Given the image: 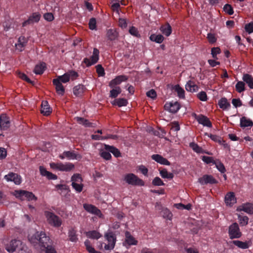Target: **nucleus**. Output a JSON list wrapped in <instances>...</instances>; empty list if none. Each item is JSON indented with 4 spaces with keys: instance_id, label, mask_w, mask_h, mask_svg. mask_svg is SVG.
<instances>
[{
    "instance_id": "f257e3e1",
    "label": "nucleus",
    "mask_w": 253,
    "mask_h": 253,
    "mask_svg": "<svg viewBox=\"0 0 253 253\" xmlns=\"http://www.w3.org/2000/svg\"><path fill=\"white\" fill-rule=\"evenodd\" d=\"M32 244H38L41 247L46 248L49 246L50 238L43 232H36L32 236L29 238Z\"/></svg>"
},
{
    "instance_id": "f03ea898",
    "label": "nucleus",
    "mask_w": 253,
    "mask_h": 253,
    "mask_svg": "<svg viewBox=\"0 0 253 253\" xmlns=\"http://www.w3.org/2000/svg\"><path fill=\"white\" fill-rule=\"evenodd\" d=\"M44 215L49 224L57 227L61 226L62 223L61 219L54 213L48 211H45L44 212Z\"/></svg>"
},
{
    "instance_id": "7ed1b4c3",
    "label": "nucleus",
    "mask_w": 253,
    "mask_h": 253,
    "mask_svg": "<svg viewBox=\"0 0 253 253\" xmlns=\"http://www.w3.org/2000/svg\"><path fill=\"white\" fill-rule=\"evenodd\" d=\"M125 181L132 185L144 186V182L133 173H128L125 175Z\"/></svg>"
},
{
    "instance_id": "20e7f679",
    "label": "nucleus",
    "mask_w": 253,
    "mask_h": 253,
    "mask_svg": "<svg viewBox=\"0 0 253 253\" xmlns=\"http://www.w3.org/2000/svg\"><path fill=\"white\" fill-rule=\"evenodd\" d=\"M14 193L16 197L20 198L21 200H23L22 197L23 196L26 197L28 201H37V197H36L35 195L31 192H29L23 190H15Z\"/></svg>"
},
{
    "instance_id": "39448f33",
    "label": "nucleus",
    "mask_w": 253,
    "mask_h": 253,
    "mask_svg": "<svg viewBox=\"0 0 253 253\" xmlns=\"http://www.w3.org/2000/svg\"><path fill=\"white\" fill-rule=\"evenodd\" d=\"M230 238H239L242 236V233L240 231L238 224L235 222L229 227L228 231Z\"/></svg>"
},
{
    "instance_id": "423d86ee",
    "label": "nucleus",
    "mask_w": 253,
    "mask_h": 253,
    "mask_svg": "<svg viewBox=\"0 0 253 253\" xmlns=\"http://www.w3.org/2000/svg\"><path fill=\"white\" fill-rule=\"evenodd\" d=\"M99 50L94 48L93 49V54L90 57L91 61H90V59L87 58H85L84 60V63L87 67L95 64L99 59Z\"/></svg>"
},
{
    "instance_id": "0eeeda50",
    "label": "nucleus",
    "mask_w": 253,
    "mask_h": 253,
    "mask_svg": "<svg viewBox=\"0 0 253 253\" xmlns=\"http://www.w3.org/2000/svg\"><path fill=\"white\" fill-rule=\"evenodd\" d=\"M164 108L165 110H167L171 113L175 114L180 108V105L177 101L174 102V103H167L164 106Z\"/></svg>"
},
{
    "instance_id": "6e6552de",
    "label": "nucleus",
    "mask_w": 253,
    "mask_h": 253,
    "mask_svg": "<svg viewBox=\"0 0 253 253\" xmlns=\"http://www.w3.org/2000/svg\"><path fill=\"white\" fill-rule=\"evenodd\" d=\"M41 17V15L39 12L33 13L29 17L28 19L23 23L22 26L24 27L27 25L37 23L40 21Z\"/></svg>"
},
{
    "instance_id": "1a4fd4ad",
    "label": "nucleus",
    "mask_w": 253,
    "mask_h": 253,
    "mask_svg": "<svg viewBox=\"0 0 253 253\" xmlns=\"http://www.w3.org/2000/svg\"><path fill=\"white\" fill-rule=\"evenodd\" d=\"M198 182L202 185L207 184L209 183L211 184H216L218 182L212 175L207 174H205L202 177H200L198 179Z\"/></svg>"
},
{
    "instance_id": "9d476101",
    "label": "nucleus",
    "mask_w": 253,
    "mask_h": 253,
    "mask_svg": "<svg viewBox=\"0 0 253 253\" xmlns=\"http://www.w3.org/2000/svg\"><path fill=\"white\" fill-rule=\"evenodd\" d=\"M4 178L7 181H13L16 184H20L21 182V176L16 173L10 172L4 176Z\"/></svg>"
},
{
    "instance_id": "9b49d317",
    "label": "nucleus",
    "mask_w": 253,
    "mask_h": 253,
    "mask_svg": "<svg viewBox=\"0 0 253 253\" xmlns=\"http://www.w3.org/2000/svg\"><path fill=\"white\" fill-rule=\"evenodd\" d=\"M127 80L128 77L125 75L118 76L109 83V85L111 88H114L116 87V85L120 84L122 82L126 81Z\"/></svg>"
},
{
    "instance_id": "f8f14e48",
    "label": "nucleus",
    "mask_w": 253,
    "mask_h": 253,
    "mask_svg": "<svg viewBox=\"0 0 253 253\" xmlns=\"http://www.w3.org/2000/svg\"><path fill=\"white\" fill-rule=\"evenodd\" d=\"M84 208L87 211L99 217H101L102 215L100 210L92 205L85 204L84 205Z\"/></svg>"
},
{
    "instance_id": "ddd939ff",
    "label": "nucleus",
    "mask_w": 253,
    "mask_h": 253,
    "mask_svg": "<svg viewBox=\"0 0 253 253\" xmlns=\"http://www.w3.org/2000/svg\"><path fill=\"white\" fill-rule=\"evenodd\" d=\"M10 126V122L5 114L0 116V129L1 130H7Z\"/></svg>"
},
{
    "instance_id": "4468645a",
    "label": "nucleus",
    "mask_w": 253,
    "mask_h": 253,
    "mask_svg": "<svg viewBox=\"0 0 253 253\" xmlns=\"http://www.w3.org/2000/svg\"><path fill=\"white\" fill-rule=\"evenodd\" d=\"M20 243V240H12L9 244L5 245V249L9 253H13L16 251Z\"/></svg>"
},
{
    "instance_id": "2eb2a0df",
    "label": "nucleus",
    "mask_w": 253,
    "mask_h": 253,
    "mask_svg": "<svg viewBox=\"0 0 253 253\" xmlns=\"http://www.w3.org/2000/svg\"><path fill=\"white\" fill-rule=\"evenodd\" d=\"M238 211H244L248 214H253V204L246 203L242 204L237 209Z\"/></svg>"
},
{
    "instance_id": "dca6fc26",
    "label": "nucleus",
    "mask_w": 253,
    "mask_h": 253,
    "mask_svg": "<svg viewBox=\"0 0 253 253\" xmlns=\"http://www.w3.org/2000/svg\"><path fill=\"white\" fill-rule=\"evenodd\" d=\"M39 169L40 173L42 176H46L48 179H56L57 176L47 171L43 166H40Z\"/></svg>"
},
{
    "instance_id": "f3484780",
    "label": "nucleus",
    "mask_w": 253,
    "mask_h": 253,
    "mask_svg": "<svg viewBox=\"0 0 253 253\" xmlns=\"http://www.w3.org/2000/svg\"><path fill=\"white\" fill-rule=\"evenodd\" d=\"M225 202L227 205L232 206L236 203V198L234 193L233 192H228L225 196Z\"/></svg>"
},
{
    "instance_id": "a211bd4d",
    "label": "nucleus",
    "mask_w": 253,
    "mask_h": 253,
    "mask_svg": "<svg viewBox=\"0 0 253 253\" xmlns=\"http://www.w3.org/2000/svg\"><path fill=\"white\" fill-rule=\"evenodd\" d=\"M41 112L44 116H48L51 113V109L47 101L42 102Z\"/></svg>"
},
{
    "instance_id": "6ab92c4d",
    "label": "nucleus",
    "mask_w": 253,
    "mask_h": 253,
    "mask_svg": "<svg viewBox=\"0 0 253 253\" xmlns=\"http://www.w3.org/2000/svg\"><path fill=\"white\" fill-rule=\"evenodd\" d=\"M53 84L55 86L56 91L59 95H63L65 93V88L61 83L57 80H53Z\"/></svg>"
},
{
    "instance_id": "aec40b11",
    "label": "nucleus",
    "mask_w": 253,
    "mask_h": 253,
    "mask_svg": "<svg viewBox=\"0 0 253 253\" xmlns=\"http://www.w3.org/2000/svg\"><path fill=\"white\" fill-rule=\"evenodd\" d=\"M104 149L111 153H112L115 157H119L121 156L120 151L118 149L114 146H110L106 144H104Z\"/></svg>"
},
{
    "instance_id": "412c9836",
    "label": "nucleus",
    "mask_w": 253,
    "mask_h": 253,
    "mask_svg": "<svg viewBox=\"0 0 253 253\" xmlns=\"http://www.w3.org/2000/svg\"><path fill=\"white\" fill-rule=\"evenodd\" d=\"M197 121L199 124L203 125L204 126L209 127L212 126V124L209 119L203 115H200V118Z\"/></svg>"
},
{
    "instance_id": "4be33fe9",
    "label": "nucleus",
    "mask_w": 253,
    "mask_h": 253,
    "mask_svg": "<svg viewBox=\"0 0 253 253\" xmlns=\"http://www.w3.org/2000/svg\"><path fill=\"white\" fill-rule=\"evenodd\" d=\"M243 82L246 83L251 89H253V77L251 75L243 74Z\"/></svg>"
},
{
    "instance_id": "5701e85b",
    "label": "nucleus",
    "mask_w": 253,
    "mask_h": 253,
    "mask_svg": "<svg viewBox=\"0 0 253 253\" xmlns=\"http://www.w3.org/2000/svg\"><path fill=\"white\" fill-rule=\"evenodd\" d=\"M161 32L165 36L168 37L171 33V27L169 23L162 25L160 28Z\"/></svg>"
},
{
    "instance_id": "b1692460",
    "label": "nucleus",
    "mask_w": 253,
    "mask_h": 253,
    "mask_svg": "<svg viewBox=\"0 0 253 253\" xmlns=\"http://www.w3.org/2000/svg\"><path fill=\"white\" fill-rule=\"evenodd\" d=\"M185 89L188 91L194 92L198 90L199 87L192 81H189L185 85Z\"/></svg>"
},
{
    "instance_id": "393cba45",
    "label": "nucleus",
    "mask_w": 253,
    "mask_h": 253,
    "mask_svg": "<svg viewBox=\"0 0 253 253\" xmlns=\"http://www.w3.org/2000/svg\"><path fill=\"white\" fill-rule=\"evenodd\" d=\"M85 89V86L82 84L76 85L73 88L74 94L76 96H80L83 94Z\"/></svg>"
},
{
    "instance_id": "a878e982",
    "label": "nucleus",
    "mask_w": 253,
    "mask_h": 253,
    "mask_svg": "<svg viewBox=\"0 0 253 253\" xmlns=\"http://www.w3.org/2000/svg\"><path fill=\"white\" fill-rule=\"evenodd\" d=\"M27 40L23 36H21L18 39V43L15 44L16 48L20 51H22L23 48L26 45Z\"/></svg>"
},
{
    "instance_id": "bb28decb",
    "label": "nucleus",
    "mask_w": 253,
    "mask_h": 253,
    "mask_svg": "<svg viewBox=\"0 0 253 253\" xmlns=\"http://www.w3.org/2000/svg\"><path fill=\"white\" fill-rule=\"evenodd\" d=\"M126 236V242L129 246L130 245H136L137 244V241L130 235V233L128 231H126L125 233Z\"/></svg>"
},
{
    "instance_id": "cd10ccee",
    "label": "nucleus",
    "mask_w": 253,
    "mask_h": 253,
    "mask_svg": "<svg viewBox=\"0 0 253 253\" xmlns=\"http://www.w3.org/2000/svg\"><path fill=\"white\" fill-rule=\"evenodd\" d=\"M253 122L249 119H247L246 117H243L240 119V126L241 127H246L248 126H252Z\"/></svg>"
},
{
    "instance_id": "c85d7f7f",
    "label": "nucleus",
    "mask_w": 253,
    "mask_h": 253,
    "mask_svg": "<svg viewBox=\"0 0 253 253\" xmlns=\"http://www.w3.org/2000/svg\"><path fill=\"white\" fill-rule=\"evenodd\" d=\"M46 68V64L44 62H42L35 66L34 72L36 74H42Z\"/></svg>"
},
{
    "instance_id": "c756f323",
    "label": "nucleus",
    "mask_w": 253,
    "mask_h": 253,
    "mask_svg": "<svg viewBox=\"0 0 253 253\" xmlns=\"http://www.w3.org/2000/svg\"><path fill=\"white\" fill-rule=\"evenodd\" d=\"M107 36L110 41H114L117 39L118 36V33L115 29H110L107 31Z\"/></svg>"
},
{
    "instance_id": "7c9ffc66",
    "label": "nucleus",
    "mask_w": 253,
    "mask_h": 253,
    "mask_svg": "<svg viewBox=\"0 0 253 253\" xmlns=\"http://www.w3.org/2000/svg\"><path fill=\"white\" fill-rule=\"evenodd\" d=\"M64 155H65L66 157L69 160H78L82 158L81 155L80 154H77L73 151H65L64 152Z\"/></svg>"
},
{
    "instance_id": "2f4dec72",
    "label": "nucleus",
    "mask_w": 253,
    "mask_h": 253,
    "mask_svg": "<svg viewBox=\"0 0 253 253\" xmlns=\"http://www.w3.org/2000/svg\"><path fill=\"white\" fill-rule=\"evenodd\" d=\"M218 104L219 107L223 110H225L230 107V104L228 102L227 99L223 97L221 98L218 101Z\"/></svg>"
},
{
    "instance_id": "473e14b6",
    "label": "nucleus",
    "mask_w": 253,
    "mask_h": 253,
    "mask_svg": "<svg viewBox=\"0 0 253 253\" xmlns=\"http://www.w3.org/2000/svg\"><path fill=\"white\" fill-rule=\"evenodd\" d=\"M127 100L123 98L115 99L112 102L113 105H118L120 107L126 106L127 105Z\"/></svg>"
},
{
    "instance_id": "72a5a7b5",
    "label": "nucleus",
    "mask_w": 253,
    "mask_h": 253,
    "mask_svg": "<svg viewBox=\"0 0 253 253\" xmlns=\"http://www.w3.org/2000/svg\"><path fill=\"white\" fill-rule=\"evenodd\" d=\"M164 37L161 35L152 34L150 37L151 41L155 42L158 43H162L164 41Z\"/></svg>"
},
{
    "instance_id": "f704fd0d",
    "label": "nucleus",
    "mask_w": 253,
    "mask_h": 253,
    "mask_svg": "<svg viewBox=\"0 0 253 253\" xmlns=\"http://www.w3.org/2000/svg\"><path fill=\"white\" fill-rule=\"evenodd\" d=\"M113 89L110 91V97L112 98H116L118 95L121 93L122 89L120 86H116L114 88H112Z\"/></svg>"
},
{
    "instance_id": "c9c22d12",
    "label": "nucleus",
    "mask_w": 253,
    "mask_h": 253,
    "mask_svg": "<svg viewBox=\"0 0 253 253\" xmlns=\"http://www.w3.org/2000/svg\"><path fill=\"white\" fill-rule=\"evenodd\" d=\"M85 234L88 238L93 239H98L101 236V234L95 230L86 232Z\"/></svg>"
},
{
    "instance_id": "e433bc0d",
    "label": "nucleus",
    "mask_w": 253,
    "mask_h": 253,
    "mask_svg": "<svg viewBox=\"0 0 253 253\" xmlns=\"http://www.w3.org/2000/svg\"><path fill=\"white\" fill-rule=\"evenodd\" d=\"M76 119L78 123L82 124L85 127H92L93 126L92 124L90 123L88 120L82 117H76Z\"/></svg>"
},
{
    "instance_id": "4c0bfd02",
    "label": "nucleus",
    "mask_w": 253,
    "mask_h": 253,
    "mask_svg": "<svg viewBox=\"0 0 253 253\" xmlns=\"http://www.w3.org/2000/svg\"><path fill=\"white\" fill-rule=\"evenodd\" d=\"M160 173L163 178L171 179L174 177V174L172 173H168L167 169H163L160 170Z\"/></svg>"
},
{
    "instance_id": "58836bf2",
    "label": "nucleus",
    "mask_w": 253,
    "mask_h": 253,
    "mask_svg": "<svg viewBox=\"0 0 253 253\" xmlns=\"http://www.w3.org/2000/svg\"><path fill=\"white\" fill-rule=\"evenodd\" d=\"M233 243L238 248L242 249H248L249 247L247 242H242L239 240H235L233 241Z\"/></svg>"
},
{
    "instance_id": "ea45409f",
    "label": "nucleus",
    "mask_w": 253,
    "mask_h": 253,
    "mask_svg": "<svg viewBox=\"0 0 253 253\" xmlns=\"http://www.w3.org/2000/svg\"><path fill=\"white\" fill-rule=\"evenodd\" d=\"M175 91L177 92L178 96L184 99L185 98V91L184 89L180 86L179 84H176L174 86Z\"/></svg>"
},
{
    "instance_id": "a19ab883",
    "label": "nucleus",
    "mask_w": 253,
    "mask_h": 253,
    "mask_svg": "<svg viewBox=\"0 0 253 253\" xmlns=\"http://www.w3.org/2000/svg\"><path fill=\"white\" fill-rule=\"evenodd\" d=\"M189 146L196 153H202L203 154L205 152V150H204L202 147H200L195 142H191L189 144Z\"/></svg>"
},
{
    "instance_id": "79ce46f5",
    "label": "nucleus",
    "mask_w": 253,
    "mask_h": 253,
    "mask_svg": "<svg viewBox=\"0 0 253 253\" xmlns=\"http://www.w3.org/2000/svg\"><path fill=\"white\" fill-rule=\"evenodd\" d=\"M68 236L69 240L71 242H76L78 240L76 234V231L73 229L69 230L68 233Z\"/></svg>"
},
{
    "instance_id": "37998d69",
    "label": "nucleus",
    "mask_w": 253,
    "mask_h": 253,
    "mask_svg": "<svg viewBox=\"0 0 253 253\" xmlns=\"http://www.w3.org/2000/svg\"><path fill=\"white\" fill-rule=\"evenodd\" d=\"M107 240L109 244H113V243H116V238L115 234L113 232L107 233L105 235Z\"/></svg>"
},
{
    "instance_id": "c03bdc74",
    "label": "nucleus",
    "mask_w": 253,
    "mask_h": 253,
    "mask_svg": "<svg viewBox=\"0 0 253 253\" xmlns=\"http://www.w3.org/2000/svg\"><path fill=\"white\" fill-rule=\"evenodd\" d=\"M50 166L51 167V168H52V169H57V170H60V171H64V164L61 163H50Z\"/></svg>"
},
{
    "instance_id": "a18cd8bd",
    "label": "nucleus",
    "mask_w": 253,
    "mask_h": 253,
    "mask_svg": "<svg viewBox=\"0 0 253 253\" xmlns=\"http://www.w3.org/2000/svg\"><path fill=\"white\" fill-rule=\"evenodd\" d=\"M54 80H57L60 83H66L70 81L68 74L67 73L62 76H58L57 78Z\"/></svg>"
},
{
    "instance_id": "49530a36",
    "label": "nucleus",
    "mask_w": 253,
    "mask_h": 253,
    "mask_svg": "<svg viewBox=\"0 0 253 253\" xmlns=\"http://www.w3.org/2000/svg\"><path fill=\"white\" fill-rule=\"evenodd\" d=\"M214 165L220 172L224 173L226 171L224 165L219 160H216L214 163Z\"/></svg>"
},
{
    "instance_id": "de8ad7c7",
    "label": "nucleus",
    "mask_w": 253,
    "mask_h": 253,
    "mask_svg": "<svg viewBox=\"0 0 253 253\" xmlns=\"http://www.w3.org/2000/svg\"><path fill=\"white\" fill-rule=\"evenodd\" d=\"M238 219L239 220L240 224L241 226H245L248 224L249 218L247 216H242L240 214L238 216Z\"/></svg>"
},
{
    "instance_id": "09e8293b",
    "label": "nucleus",
    "mask_w": 253,
    "mask_h": 253,
    "mask_svg": "<svg viewBox=\"0 0 253 253\" xmlns=\"http://www.w3.org/2000/svg\"><path fill=\"white\" fill-rule=\"evenodd\" d=\"M245 84L243 82H238L235 85L236 90L239 93L244 91L245 89Z\"/></svg>"
},
{
    "instance_id": "8fccbe9b",
    "label": "nucleus",
    "mask_w": 253,
    "mask_h": 253,
    "mask_svg": "<svg viewBox=\"0 0 253 253\" xmlns=\"http://www.w3.org/2000/svg\"><path fill=\"white\" fill-rule=\"evenodd\" d=\"M223 10L228 14L231 15L234 13L233 8L229 4H226L223 6Z\"/></svg>"
},
{
    "instance_id": "3c124183",
    "label": "nucleus",
    "mask_w": 253,
    "mask_h": 253,
    "mask_svg": "<svg viewBox=\"0 0 253 253\" xmlns=\"http://www.w3.org/2000/svg\"><path fill=\"white\" fill-rule=\"evenodd\" d=\"M162 213L164 218L168 219H170L172 216L171 212L167 208L162 210Z\"/></svg>"
},
{
    "instance_id": "603ef678",
    "label": "nucleus",
    "mask_w": 253,
    "mask_h": 253,
    "mask_svg": "<svg viewBox=\"0 0 253 253\" xmlns=\"http://www.w3.org/2000/svg\"><path fill=\"white\" fill-rule=\"evenodd\" d=\"M208 136L214 141L218 142L219 144H221L222 142H225L221 137L216 135L211 134H208Z\"/></svg>"
},
{
    "instance_id": "864d4df0",
    "label": "nucleus",
    "mask_w": 253,
    "mask_h": 253,
    "mask_svg": "<svg viewBox=\"0 0 253 253\" xmlns=\"http://www.w3.org/2000/svg\"><path fill=\"white\" fill-rule=\"evenodd\" d=\"M221 52V50L219 47H212L211 49V54L212 55V57L215 59H217V55L219 54Z\"/></svg>"
},
{
    "instance_id": "5fc2aeb1",
    "label": "nucleus",
    "mask_w": 253,
    "mask_h": 253,
    "mask_svg": "<svg viewBox=\"0 0 253 253\" xmlns=\"http://www.w3.org/2000/svg\"><path fill=\"white\" fill-rule=\"evenodd\" d=\"M18 77L21 79L22 80H24V81H25L26 82H27V83H30V84H32L34 85V82L33 81H32L26 75H25L24 73H21V72H19L18 73Z\"/></svg>"
},
{
    "instance_id": "6e6d98bb",
    "label": "nucleus",
    "mask_w": 253,
    "mask_h": 253,
    "mask_svg": "<svg viewBox=\"0 0 253 253\" xmlns=\"http://www.w3.org/2000/svg\"><path fill=\"white\" fill-rule=\"evenodd\" d=\"M71 181L72 182L81 183L83 181V179L80 174H74L71 177Z\"/></svg>"
},
{
    "instance_id": "4d7b16f0",
    "label": "nucleus",
    "mask_w": 253,
    "mask_h": 253,
    "mask_svg": "<svg viewBox=\"0 0 253 253\" xmlns=\"http://www.w3.org/2000/svg\"><path fill=\"white\" fill-rule=\"evenodd\" d=\"M152 183L154 186H163L165 185L164 182L159 177H156L153 180Z\"/></svg>"
},
{
    "instance_id": "13d9d810",
    "label": "nucleus",
    "mask_w": 253,
    "mask_h": 253,
    "mask_svg": "<svg viewBox=\"0 0 253 253\" xmlns=\"http://www.w3.org/2000/svg\"><path fill=\"white\" fill-rule=\"evenodd\" d=\"M100 156L106 160H109L111 159L112 156L109 151H100Z\"/></svg>"
},
{
    "instance_id": "bf43d9fd",
    "label": "nucleus",
    "mask_w": 253,
    "mask_h": 253,
    "mask_svg": "<svg viewBox=\"0 0 253 253\" xmlns=\"http://www.w3.org/2000/svg\"><path fill=\"white\" fill-rule=\"evenodd\" d=\"M84 245L86 247V250L89 253H94L95 250L92 246H90V243L89 240H86L84 242Z\"/></svg>"
},
{
    "instance_id": "052dcab7",
    "label": "nucleus",
    "mask_w": 253,
    "mask_h": 253,
    "mask_svg": "<svg viewBox=\"0 0 253 253\" xmlns=\"http://www.w3.org/2000/svg\"><path fill=\"white\" fill-rule=\"evenodd\" d=\"M202 160L207 164H209L210 163H212L214 164V163L216 161L213 160L212 157H208L206 156H202Z\"/></svg>"
},
{
    "instance_id": "680f3d73",
    "label": "nucleus",
    "mask_w": 253,
    "mask_h": 253,
    "mask_svg": "<svg viewBox=\"0 0 253 253\" xmlns=\"http://www.w3.org/2000/svg\"><path fill=\"white\" fill-rule=\"evenodd\" d=\"M96 21L95 18H91L89 21L88 25L90 30H93L96 28Z\"/></svg>"
},
{
    "instance_id": "e2e57ef3",
    "label": "nucleus",
    "mask_w": 253,
    "mask_h": 253,
    "mask_svg": "<svg viewBox=\"0 0 253 253\" xmlns=\"http://www.w3.org/2000/svg\"><path fill=\"white\" fill-rule=\"evenodd\" d=\"M67 74H68L69 79L71 78L72 80H75L79 76L78 73L74 70H70Z\"/></svg>"
},
{
    "instance_id": "0e129e2a",
    "label": "nucleus",
    "mask_w": 253,
    "mask_h": 253,
    "mask_svg": "<svg viewBox=\"0 0 253 253\" xmlns=\"http://www.w3.org/2000/svg\"><path fill=\"white\" fill-rule=\"evenodd\" d=\"M72 186L78 192H81L83 190V184H79L78 183L72 182Z\"/></svg>"
},
{
    "instance_id": "69168bd1",
    "label": "nucleus",
    "mask_w": 253,
    "mask_h": 253,
    "mask_svg": "<svg viewBox=\"0 0 253 253\" xmlns=\"http://www.w3.org/2000/svg\"><path fill=\"white\" fill-rule=\"evenodd\" d=\"M96 72L99 76H103L105 75L104 69L101 65L98 64L96 66Z\"/></svg>"
},
{
    "instance_id": "338daca9",
    "label": "nucleus",
    "mask_w": 253,
    "mask_h": 253,
    "mask_svg": "<svg viewBox=\"0 0 253 253\" xmlns=\"http://www.w3.org/2000/svg\"><path fill=\"white\" fill-rule=\"evenodd\" d=\"M197 97L202 101L207 100V95L205 91H202L197 94Z\"/></svg>"
},
{
    "instance_id": "774afa93",
    "label": "nucleus",
    "mask_w": 253,
    "mask_h": 253,
    "mask_svg": "<svg viewBox=\"0 0 253 253\" xmlns=\"http://www.w3.org/2000/svg\"><path fill=\"white\" fill-rule=\"evenodd\" d=\"M245 29L249 34L252 33L253 32V22H252L246 24Z\"/></svg>"
}]
</instances>
